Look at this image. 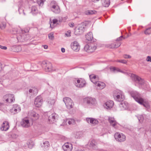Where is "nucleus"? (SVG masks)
<instances>
[{"mask_svg":"<svg viewBox=\"0 0 151 151\" xmlns=\"http://www.w3.org/2000/svg\"><path fill=\"white\" fill-rule=\"evenodd\" d=\"M2 69V65L1 63H0V72L1 71Z\"/></svg>","mask_w":151,"mask_h":151,"instance_id":"680f3d73","label":"nucleus"},{"mask_svg":"<svg viewBox=\"0 0 151 151\" xmlns=\"http://www.w3.org/2000/svg\"><path fill=\"white\" fill-rule=\"evenodd\" d=\"M84 103L91 106H94L97 104V101L96 99L91 97H87L85 98L83 100Z\"/></svg>","mask_w":151,"mask_h":151,"instance_id":"20e7f679","label":"nucleus"},{"mask_svg":"<svg viewBox=\"0 0 151 151\" xmlns=\"http://www.w3.org/2000/svg\"><path fill=\"white\" fill-rule=\"evenodd\" d=\"M89 77L91 81L95 84L98 81V78L96 76L93 75H90Z\"/></svg>","mask_w":151,"mask_h":151,"instance_id":"cd10ccee","label":"nucleus"},{"mask_svg":"<svg viewBox=\"0 0 151 151\" xmlns=\"http://www.w3.org/2000/svg\"><path fill=\"white\" fill-rule=\"evenodd\" d=\"M122 102L119 104L118 109L120 110H123L128 108V104L125 101H121Z\"/></svg>","mask_w":151,"mask_h":151,"instance_id":"2eb2a0df","label":"nucleus"},{"mask_svg":"<svg viewBox=\"0 0 151 151\" xmlns=\"http://www.w3.org/2000/svg\"><path fill=\"white\" fill-rule=\"evenodd\" d=\"M45 0H37V3L40 6H42Z\"/></svg>","mask_w":151,"mask_h":151,"instance_id":"ea45409f","label":"nucleus"},{"mask_svg":"<svg viewBox=\"0 0 151 151\" xmlns=\"http://www.w3.org/2000/svg\"><path fill=\"white\" fill-rule=\"evenodd\" d=\"M43 100L41 96L37 97L35 99L34 104L35 106L37 107H40L42 103Z\"/></svg>","mask_w":151,"mask_h":151,"instance_id":"ddd939ff","label":"nucleus"},{"mask_svg":"<svg viewBox=\"0 0 151 151\" xmlns=\"http://www.w3.org/2000/svg\"><path fill=\"white\" fill-rule=\"evenodd\" d=\"M21 124L22 127L25 128H27L30 126L29 120L26 119H23Z\"/></svg>","mask_w":151,"mask_h":151,"instance_id":"4be33fe9","label":"nucleus"},{"mask_svg":"<svg viewBox=\"0 0 151 151\" xmlns=\"http://www.w3.org/2000/svg\"><path fill=\"white\" fill-rule=\"evenodd\" d=\"M58 20L56 19H54L52 20L53 24H55L58 22Z\"/></svg>","mask_w":151,"mask_h":151,"instance_id":"5fc2aeb1","label":"nucleus"},{"mask_svg":"<svg viewBox=\"0 0 151 151\" xmlns=\"http://www.w3.org/2000/svg\"><path fill=\"white\" fill-rule=\"evenodd\" d=\"M114 43V47H115V48L119 47L121 45V43L119 41L115 42Z\"/></svg>","mask_w":151,"mask_h":151,"instance_id":"a19ab883","label":"nucleus"},{"mask_svg":"<svg viewBox=\"0 0 151 151\" xmlns=\"http://www.w3.org/2000/svg\"><path fill=\"white\" fill-rule=\"evenodd\" d=\"M102 5L105 7H108L110 4V0H102Z\"/></svg>","mask_w":151,"mask_h":151,"instance_id":"7c9ffc66","label":"nucleus"},{"mask_svg":"<svg viewBox=\"0 0 151 151\" xmlns=\"http://www.w3.org/2000/svg\"><path fill=\"white\" fill-rule=\"evenodd\" d=\"M93 2H97L98 1H99V0H91Z\"/></svg>","mask_w":151,"mask_h":151,"instance_id":"e2e57ef3","label":"nucleus"},{"mask_svg":"<svg viewBox=\"0 0 151 151\" xmlns=\"http://www.w3.org/2000/svg\"><path fill=\"white\" fill-rule=\"evenodd\" d=\"M41 65L47 72H50L53 70L52 64L51 63L49 62L43 61L42 62Z\"/></svg>","mask_w":151,"mask_h":151,"instance_id":"423d86ee","label":"nucleus"},{"mask_svg":"<svg viewBox=\"0 0 151 151\" xmlns=\"http://www.w3.org/2000/svg\"><path fill=\"white\" fill-rule=\"evenodd\" d=\"M70 33H71L70 31L69 30V31H68L67 33H66L65 34L66 35L67 37H70Z\"/></svg>","mask_w":151,"mask_h":151,"instance_id":"3c124183","label":"nucleus"},{"mask_svg":"<svg viewBox=\"0 0 151 151\" xmlns=\"http://www.w3.org/2000/svg\"><path fill=\"white\" fill-rule=\"evenodd\" d=\"M56 115V114H52L49 116L48 120L50 123H53L55 122V119Z\"/></svg>","mask_w":151,"mask_h":151,"instance_id":"bb28decb","label":"nucleus"},{"mask_svg":"<svg viewBox=\"0 0 151 151\" xmlns=\"http://www.w3.org/2000/svg\"><path fill=\"white\" fill-rule=\"evenodd\" d=\"M67 121L68 122L69 124H74L75 123V122L74 119H67Z\"/></svg>","mask_w":151,"mask_h":151,"instance_id":"4c0bfd02","label":"nucleus"},{"mask_svg":"<svg viewBox=\"0 0 151 151\" xmlns=\"http://www.w3.org/2000/svg\"><path fill=\"white\" fill-rule=\"evenodd\" d=\"M27 144L28 147L29 148L31 149L33 147V144L32 142L30 143L29 142H27Z\"/></svg>","mask_w":151,"mask_h":151,"instance_id":"a18cd8bd","label":"nucleus"},{"mask_svg":"<svg viewBox=\"0 0 151 151\" xmlns=\"http://www.w3.org/2000/svg\"><path fill=\"white\" fill-rule=\"evenodd\" d=\"M114 137L117 141L120 142L124 141L126 139V137L124 134L119 133H116Z\"/></svg>","mask_w":151,"mask_h":151,"instance_id":"9b49d317","label":"nucleus"},{"mask_svg":"<svg viewBox=\"0 0 151 151\" xmlns=\"http://www.w3.org/2000/svg\"><path fill=\"white\" fill-rule=\"evenodd\" d=\"M38 10L37 7L35 6H33L32 7L31 12L33 14H35L38 13Z\"/></svg>","mask_w":151,"mask_h":151,"instance_id":"72a5a7b5","label":"nucleus"},{"mask_svg":"<svg viewBox=\"0 0 151 151\" xmlns=\"http://www.w3.org/2000/svg\"><path fill=\"white\" fill-rule=\"evenodd\" d=\"M96 86H97V89L101 90L103 89L105 87V84L104 83L97 81L95 83Z\"/></svg>","mask_w":151,"mask_h":151,"instance_id":"5701e85b","label":"nucleus"},{"mask_svg":"<svg viewBox=\"0 0 151 151\" xmlns=\"http://www.w3.org/2000/svg\"><path fill=\"white\" fill-rule=\"evenodd\" d=\"M96 46L93 43L86 45L84 48L85 50L88 53L93 52L96 49Z\"/></svg>","mask_w":151,"mask_h":151,"instance_id":"9d476101","label":"nucleus"},{"mask_svg":"<svg viewBox=\"0 0 151 151\" xmlns=\"http://www.w3.org/2000/svg\"><path fill=\"white\" fill-rule=\"evenodd\" d=\"M72 49L76 52H78L80 49V46L77 41H74L71 44Z\"/></svg>","mask_w":151,"mask_h":151,"instance_id":"4468645a","label":"nucleus"},{"mask_svg":"<svg viewBox=\"0 0 151 151\" xmlns=\"http://www.w3.org/2000/svg\"><path fill=\"white\" fill-rule=\"evenodd\" d=\"M123 57L125 59H127L131 58V56L129 55L125 54L123 55Z\"/></svg>","mask_w":151,"mask_h":151,"instance_id":"09e8293b","label":"nucleus"},{"mask_svg":"<svg viewBox=\"0 0 151 151\" xmlns=\"http://www.w3.org/2000/svg\"><path fill=\"white\" fill-rule=\"evenodd\" d=\"M4 98L5 99L6 102L9 103L14 102L15 101V99L14 95L12 94H8L5 95Z\"/></svg>","mask_w":151,"mask_h":151,"instance_id":"f8f14e48","label":"nucleus"},{"mask_svg":"<svg viewBox=\"0 0 151 151\" xmlns=\"http://www.w3.org/2000/svg\"><path fill=\"white\" fill-rule=\"evenodd\" d=\"M110 69L111 71H113L114 73L116 72H119L124 73H125L123 71L121 70L119 68L115 67L111 68Z\"/></svg>","mask_w":151,"mask_h":151,"instance_id":"2f4dec72","label":"nucleus"},{"mask_svg":"<svg viewBox=\"0 0 151 151\" xmlns=\"http://www.w3.org/2000/svg\"><path fill=\"white\" fill-rule=\"evenodd\" d=\"M61 51L62 52H65V49L64 48H62L61 49Z\"/></svg>","mask_w":151,"mask_h":151,"instance_id":"bf43d9fd","label":"nucleus"},{"mask_svg":"<svg viewBox=\"0 0 151 151\" xmlns=\"http://www.w3.org/2000/svg\"><path fill=\"white\" fill-rule=\"evenodd\" d=\"M21 111L20 107L17 104H14L13 108L10 109V112L13 114H16Z\"/></svg>","mask_w":151,"mask_h":151,"instance_id":"f3484780","label":"nucleus"},{"mask_svg":"<svg viewBox=\"0 0 151 151\" xmlns=\"http://www.w3.org/2000/svg\"><path fill=\"white\" fill-rule=\"evenodd\" d=\"M51 11L55 14H59L60 12V7L57 2L55 1H52L50 5Z\"/></svg>","mask_w":151,"mask_h":151,"instance_id":"7ed1b4c3","label":"nucleus"},{"mask_svg":"<svg viewBox=\"0 0 151 151\" xmlns=\"http://www.w3.org/2000/svg\"><path fill=\"white\" fill-rule=\"evenodd\" d=\"M68 19V17L67 16H66L64 17H63L62 19L64 21H65L67 19Z\"/></svg>","mask_w":151,"mask_h":151,"instance_id":"13d9d810","label":"nucleus"},{"mask_svg":"<svg viewBox=\"0 0 151 151\" xmlns=\"http://www.w3.org/2000/svg\"><path fill=\"white\" fill-rule=\"evenodd\" d=\"M115 45L114 42L113 43H112L109 45V47L110 48H115V47H114V45Z\"/></svg>","mask_w":151,"mask_h":151,"instance_id":"603ef678","label":"nucleus"},{"mask_svg":"<svg viewBox=\"0 0 151 151\" xmlns=\"http://www.w3.org/2000/svg\"><path fill=\"white\" fill-rule=\"evenodd\" d=\"M28 115L31 117L33 120L35 121L38 119L39 115L35 112L33 111H31L28 113Z\"/></svg>","mask_w":151,"mask_h":151,"instance_id":"a211bd4d","label":"nucleus"},{"mask_svg":"<svg viewBox=\"0 0 151 151\" xmlns=\"http://www.w3.org/2000/svg\"><path fill=\"white\" fill-rule=\"evenodd\" d=\"M49 146L50 144L48 141L44 142L43 144H41L42 147L45 149L47 148Z\"/></svg>","mask_w":151,"mask_h":151,"instance_id":"473e14b6","label":"nucleus"},{"mask_svg":"<svg viewBox=\"0 0 151 151\" xmlns=\"http://www.w3.org/2000/svg\"><path fill=\"white\" fill-rule=\"evenodd\" d=\"M86 26V24L84 23H82L79 24L75 29V34L76 35L82 34L84 32Z\"/></svg>","mask_w":151,"mask_h":151,"instance_id":"39448f33","label":"nucleus"},{"mask_svg":"<svg viewBox=\"0 0 151 151\" xmlns=\"http://www.w3.org/2000/svg\"><path fill=\"white\" fill-rule=\"evenodd\" d=\"M128 29L129 31L130 30V27H128Z\"/></svg>","mask_w":151,"mask_h":151,"instance_id":"338daca9","label":"nucleus"},{"mask_svg":"<svg viewBox=\"0 0 151 151\" xmlns=\"http://www.w3.org/2000/svg\"><path fill=\"white\" fill-rule=\"evenodd\" d=\"M113 96L114 99L117 101H122L124 99V96L123 93L119 90L115 91Z\"/></svg>","mask_w":151,"mask_h":151,"instance_id":"f03ea898","label":"nucleus"},{"mask_svg":"<svg viewBox=\"0 0 151 151\" xmlns=\"http://www.w3.org/2000/svg\"><path fill=\"white\" fill-rule=\"evenodd\" d=\"M38 91L37 89L35 87L32 88L29 91V94L31 96H35L36 95Z\"/></svg>","mask_w":151,"mask_h":151,"instance_id":"b1692460","label":"nucleus"},{"mask_svg":"<svg viewBox=\"0 0 151 151\" xmlns=\"http://www.w3.org/2000/svg\"><path fill=\"white\" fill-rule=\"evenodd\" d=\"M138 119L139 122H142L144 119V117L142 115L138 117Z\"/></svg>","mask_w":151,"mask_h":151,"instance_id":"49530a36","label":"nucleus"},{"mask_svg":"<svg viewBox=\"0 0 151 151\" xmlns=\"http://www.w3.org/2000/svg\"><path fill=\"white\" fill-rule=\"evenodd\" d=\"M0 27L1 29H4L6 27V24L4 23H2L0 25Z\"/></svg>","mask_w":151,"mask_h":151,"instance_id":"de8ad7c7","label":"nucleus"},{"mask_svg":"<svg viewBox=\"0 0 151 151\" xmlns=\"http://www.w3.org/2000/svg\"><path fill=\"white\" fill-rule=\"evenodd\" d=\"M44 48L45 49H46L48 48V46L47 45H45L44 46Z\"/></svg>","mask_w":151,"mask_h":151,"instance_id":"052dcab7","label":"nucleus"},{"mask_svg":"<svg viewBox=\"0 0 151 151\" xmlns=\"http://www.w3.org/2000/svg\"><path fill=\"white\" fill-rule=\"evenodd\" d=\"M63 100L68 109H70L73 108L74 103L71 99L66 97L63 98Z\"/></svg>","mask_w":151,"mask_h":151,"instance_id":"0eeeda50","label":"nucleus"},{"mask_svg":"<svg viewBox=\"0 0 151 151\" xmlns=\"http://www.w3.org/2000/svg\"><path fill=\"white\" fill-rule=\"evenodd\" d=\"M0 48L4 50H6L7 49V47L6 46H3L1 45H0Z\"/></svg>","mask_w":151,"mask_h":151,"instance_id":"864d4df0","label":"nucleus"},{"mask_svg":"<svg viewBox=\"0 0 151 151\" xmlns=\"http://www.w3.org/2000/svg\"><path fill=\"white\" fill-rule=\"evenodd\" d=\"M9 126L8 122L4 121L1 124V129L2 131H6L9 128Z\"/></svg>","mask_w":151,"mask_h":151,"instance_id":"aec40b11","label":"nucleus"},{"mask_svg":"<svg viewBox=\"0 0 151 151\" xmlns=\"http://www.w3.org/2000/svg\"><path fill=\"white\" fill-rule=\"evenodd\" d=\"M63 150L65 151H71L73 149L72 144L67 142L64 144L62 146Z\"/></svg>","mask_w":151,"mask_h":151,"instance_id":"dca6fc26","label":"nucleus"},{"mask_svg":"<svg viewBox=\"0 0 151 151\" xmlns=\"http://www.w3.org/2000/svg\"><path fill=\"white\" fill-rule=\"evenodd\" d=\"M74 23H73L69 24V25L70 27H73L74 26Z\"/></svg>","mask_w":151,"mask_h":151,"instance_id":"4d7b16f0","label":"nucleus"},{"mask_svg":"<svg viewBox=\"0 0 151 151\" xmlns=\"http://www.w3.org/2000/svg\"><path fill=\"white\" fill-rule=\"evenodd\" d=\"M22 48L21 46L19 45H14L11 47V50L12 51L18 52L21 50Z\"/></svg>","mask_w":151,"mask_h":151,"instance_id":"393cba45","label":"nucleus"},{"mask_svg":"<svg viewBox=\"0 0 151 151\" xmlns=\"http://www.w3.org/2000/svg\"><path fill=\"white\" fill-rule=\"evenodd\" d=\"M117 62L122 63L123 64H127V61L125 60H118L116 61Z\"/></svg>","mask_w":151,"mask_h":151,"instance_id":"c03bdc74","label":"nucleus"},{"mask_svg":"<svg viewBox=\"0 0 151 151\" xmlns=\"http://www.w3.org/2000/svg\"><path fill=\"white\" fill-rule=\"evenodd\" d=\"M123 37V36H120V37H119L117 38L116 40V41H120V40H121L122 39V38Z\"/></svg>","mask_w":151,"mask_h":151,"instance_id":"6e6d98bb","label":"nucleus"},{"mask_svg":"<svg viewBox=\"0 0 151 151\" xmlns=\"http://www.w3.org/2000/svg\"><path fill=\"white\" fill-rule=\"evenodd\" d=\"M131 96L138 103L140 104L143 105L145 107L148 108V105L144 102L143 99L142 98L140 94L135 91H131L129 92Z\"/></svg>","mask_w":151,"mask_h":151,"instance_id":"f257e3e1","label":"nucleus"},{"mask_svg":"<svg viewBox=\"0 0 151 151\" xmlns=\"http://www.w3.org/2000/svg\"><path fill=\"white\" fill-rule=\"evenodd\" d=\"M96 141L94 139H92L88 143L90 147L92 148L95 145Z\"/></svg>","mask_w":151,"mask_h":151,"instance_id":"e433bc0d","label":"nucleus"},{"mask_svg":"<svg viewBox=\"0 0 151 151\" xmlns=\"http://www.w3.org/2000/svg\"><path fill=\"white\" fill-rule=\"evenodd\" d=\"M131 77L132 80L138 83L140 85L143 86L145 84H146L144 80L138 76L134 74H131Z\"/></svg>","mask_w":151,"mask_h":151,"instance_id":"6e6552de","label":"nucleus"},{"mask_svg":"<svg viewBox=\"0 0 151 151\" xmlns=\"http://www.w3.org/2000/svg\"><path fill=\"white\" fill-rule=\"evenodd\" d=\"M47 102L49 106H52L54 104L55 100L49 98L47 99Z\"/></svg>","mask_w":151,"mask_h":151,"instance_id":"c85d7f7f","label":"nucleus"},{"mask_svg":"<svg viewBox=\"0 0 151 151\" xmlns=\"http://www.w3.org/2000/svg\"><path fill=\"white\" fill-rule=\"evenodd\" d=\"M49 38L51 40H53L54 38V36L53 33H50L48 35Z\"/></svg>","mask_w":151,"mask_h":151,"instance_id":"79ce46f5","label":"nucleus"},{"mask_svg":"<svg viewBox=\"0 0 151 151\" xmlns=\"http://www.w3.org/2000/svg\"><path fill=\"white\" fill-rule=\"evenodd\" d=\"M96 13V11L88 10L85 12V14L87 15H90L95 14Z\"/></svg>","mask_w":151,"mask_h":151,"instance_id":"f704fd0d","label":"nucleus"},{"mask_svg":"<svg viewBox=\"0 0 151 151\" xmlns=\"http://www.w3.org/2000/svg\"><path fill=\"white\" fill-rule=\"evenodd\" d=\"M24 36V35L22 34H20L18 35L17 37L18 40L21 42H23L24 39V37L23 36Z\"/></svg>","mask_w":151,"mask_h":151,"instance_id":"c9c22d12","label":"nucleus"},{"mask_svg":"<svg viewBox=\"0 0 151 151\" xmlns=\"http://www.w3.org/2000/svg\"><path fill=\"white\" fill-rule=\"evenodd\" d=\"M114 104L113 101L111 100H109L105 103L104 106L107 109H110L113 107Z\"/></svg>","mask_w":151,"mask_h":151,"instance_id":"412c9836","label":"nucleus"},{"mask_svg":"<svg viewBox=\"0 0 151 151\" xmlns=\"http://www.w3.org/2000/svg\"><path fill=\"white\" fill-rule=\"evenodd\" d=\"M52 22H51V23L50 24V27L51 28H53V27L52 26Z\"/></svg>","mask_w":151,"mask_h":151,"instance_id":"0e129e2a","label":"nucleus"},{"mask_svg":"<svg viewBox=\"0 0 151 151\" xmlns=\"http://www.w3.org/2000/svg\"><path fill=\"white\" fill-rule=\"evenodd\" d=\"M86 82L84 79L82 78H77L76 82H75V85L77 87L82 88L86 86Z\"/></svg>","mask_w":151,"mask_h":151,"instance_id":"1a4fd4ad","label":"nucleus"},{"mask_svg":"<svg viewBox=\"0 0 151 151\" xmlns=\"http://www.w3.org/2000/svg\"><path fill=\"white\" fill-rule=\"evenodd\" d=\"M86 40L88 41H91L93 39V36L91 32H89L86 35Z\"/></svg>","mask_w":151,"mask_h":151,"instance_id":"c756f323","label":"nucleus"},{"mask_svg":"<svg viewBox=\"0 0 151 151\" xmlns=\"http://www.w3.org/2000/svg\"><path fill=\"white\" fill-rule=\"evenodd\" d=\"M144 33L145 35H149L151 33V27L147 28L144 31Z\"/></svg>","mask_w":151,"mask_h":151,"instance_id":"58836bf2","label":"nucleus"},{"mask_svg":"<svg viewBox=\"0 0 151 151\" xmlns=\"http://www.w3.org/2000/svg\"><path fill=\"white\" fill-rule=\"evenodd\" d=\"M86 121L88 123L92 125H95L97 124L99 122L98 121L97 119L93 118H86Z\"/></svg>","mask_w":151,"mask_h":151,"instance_id":"6ab92c4d","label":"nucleus"},{"mask_svg":"<svg viewBox=\"0 0 151 151\" xmlns=\"http://www.w3.org/2000/svg\"><path fill=\"white\" fill-rule=\"evenodd\" d=\"M18 10L20 14H23L24 15H25V13L24 12V10L22 9L21 8H19Z\"/></svg>","mask_w":151,"mask_h":151,"instance_id":"37998d69","label":"nucleus"},{"mask_svg":"<svg viewBox=\"0 0 151 151\" xmlns=\"http://www.w3.org/2000/svg\"><path fill=\"white\" fill-rule=\"evenodd\" d=\"M1 104L0 103V106H1Z\"/></svg>","mask_w":151,"mask_h":151,"instance_id":"774afa93","label":"nucleus"},{"mask_svg":"<svg viewBox=\"0 0 151 151\" xmlns=\"http://www.w3.org/2000/svg\"><path fill=\"white\" fill-rule=\"evenodd\" d=\"M146 60L147 62H151V56H147L146 58Z\"/></svg>","mask_w":151,"mask_h":151,"instance_id":"8fccbe9b","label":"nucleus"},{"mask_svg":"<svg viewBox=\"0 0 151 151\" xmlns=\"http://www.w3.org/2000/svg\"><path fill=\"white\" fill-rule=\"evenodd\" d=\"M108 120L111 125L114 127L116 128V126L117 124L114 117H109L108 119Z\"/></svg>","mask_w":151,"mask_h":151,"instance_id":"a878e982","label":"nucleus"},{"mask_svg":"<svg viewBox=\"0 0 151 151\" xmlns=\"http://www.w3.org/2000/svg\"><path fill=\"white\" fill-rule=\"evenodd\" d=\"M76 151H83V150H77Z\"/></svg>","mask_w":151,"mask_h":151,"instance_id":"69168bd1","label":"nucleus"}]
</instances>
